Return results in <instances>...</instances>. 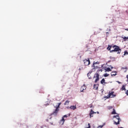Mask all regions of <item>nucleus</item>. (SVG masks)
Returning a JSON list of instances; mask_svg holds the SVG:
<instances>
[{
  "label": "nucleus",
  "mask_w": 128,
  "mask_h": 128,
  "mask_svg": "<svg viewBox=\"0 0 128 128\" xmlns=\"http://www.w3.org/2000/svg\"><path fill=\"white\" fill-rule=\"evenodd\" d=\"M46 122H48V119H46Z\"/></svg>",
  "instance_id": "nucleus-37"
},
{
  "label": "nucleus",
  "mask_w": 128,
  "mask_h": 128,
  "mask_svg": "<svg viewBox=\"0 0 128 128\" xmlns=\"http://www.w3.org/2000/svg\"><path fill=\"white\" fill-rule=\"evenodd\" d=\"M86 48H88V46H86Z\"/></svg>",
  "instance_id": "nucleus-41"
},
{
  "label": "nucleus",
  "mask_w": 128,
  "mask_h": 128,
  "mask_svg": "<svg viewBox=\"0 0 128 128\" xmlns=\"http://www.w3.org/2000/svg\"><path fill=\"white\" fill-rule=\"evenodd\" d=\"M104 127V125L100 126L98 127V128H102Z\"/></svg>",
  "instance_id": "nucleus-23"
},
{
  "label": "nucleus",
  "mask_w": 128,
  "mask_h": 128,
  "mask_svg": "<svg viewBox=\"0 0 128 128\" xmlns=\"http://www.w3.org/2000/svg\"><path fill=\"white\" fill-rule=\"evenodd\" d=\"M122 38L124 40V42H126V40H128V37L122 36Z\"/></svg>",
  "instance_id": "nucleus-14"
},
{
  "label": "nucleus",
  "mask_w": 128,
  "mask_h": 128,
  "mask_svg": "<svg viewBox=\"0 0 128 128\" xmlns=\"http://www.w3.org/2000/svg\"><path fill=\"white\" fill-rule=\"evenodd\" d=\"M94 114H96V112H94V110H91L89 114L90 118H92V116H94Z\"/></svg>",
  "instance_id": "nucleus-8"
},
{
  "label": "nucleus",
  "mask_w": 128,
  "mask_h": 128,
  "mask_svg": "<svg viewBox=\"0 0 128 128\" xmlns=\"http://www.w3.org/2000/svg\"><path fill=\"white\" fill-rule=\"evenodd\" d=\"M110 76V74H104V76L105 78H106L107 76Z\"/></svg>",
  "instance_id": "nucleus-22"
},
{
  "label": "nucleus",
  "mask_w": 128,
  "mask_h": 128,
  "mask_svg": "<svg viewBox=\"0 0 128 128\" xmlns=\"http://www.w3.org/2000/svg\"><path fill=\"white\" fill-rule=\"evenodd\" d=\"M116 122H118V120H116Z\"/></svg>",
  "instance_id": "nucleus-39"
},
{
  "label": "nucleus",
  "mask_w": 128,
  "mask_h": 128,
  "mask_svg": "<svg viewBox=\"0 0 128 128\" xmlns=\"http://www.w3.org/2000/svg\"><path fill=\"white\" fill-rule=\"evenodd\" d=\"M94 78H96V79L94 80V82H98L100 80V74L98 73L95 74L94 76Z\"/></svg>",
  "instance_id": "nucleus-5"
},
{
  "label": "nucleus",
  "mask_w": 128,
  "mask_h": 128,
  "mask_svg": "<svg viewBox=\"0 0 128 128\" xmlns=\"http://www.w3.org/2000/svg\"><path fill=\"white\" fill-rule=\"evenodd\" d=\"M100 84H106V80H104V78H102V80L100 81Z\"/></svg>",
  "instance_id": "nucleus-12"
},
{
  "label": "nucleus",
  "mask_w": 128,
  "mask_h": 128,
  "mask_svg": "<svg viewBox=\"0 0 128 128\" xmlns=\"http://www.w3.org/2000/svg\"><path fill=\"white\" fill-rule=\"evenodd\" d=\"M126 96H128V90H127V92H126Z\"/></svg>",
  "instance_id": "nucleus-27"
},
{
  "label": "nucleus",
  "mask_w": 128,
  "mask_h": 128,
  "mask_svg": "<svg viewBox=\"0 0 128 128\" xmlns=\"http://www.w3.org/2000/svg\"><path fill=\"white\" fill-rule=\"evenodd\" d=\"M58 110H60L58 109V107H56L55 110L50 115L49 120H52V116H57L58 114Z\"/></svg>",
  "instance_id": "nucleus-3"
},
{
  "label": "nucleus",
  "mask_w": 128,
  "mask_h": 128,
  "mask_svg": "<svg viewBox=\"0 0 128 128\" xmlns=\"http://www.w3.org/2000/svg\"><path fill=\"white\" fill-rule=\"evenodd\" d=\"M92 66H93V68H94V63L93 64V65Z\"/></svg>",
  "instance_id": "nucleus-30"
},
{
  "label": "nucleus",
  "mask_w": 128,
  "mask_h": 128,
  "mask_svg": "<svg viewBox=\"0 0 128 128\" xmlns=\"http://www.w3.org/2000/svg\"><path fill=\"white\" fill-rule=\"evenodd\" d=\"M63 118H68V115H64Z\"/></svg>",
  "instance_id": "nucleus-25"
},
{
  "label": "nucleus",
  "mask_w": 128,
  "mask_h": 128,
  "mask_svg": "<svg viewBox=\"0 0 128 128\" xmlns=\"http://www.w3.org/2000/svg\"><path fill=\"white\" fill-rule=\"evenodd\" d=\"M70 108L71 110H76V106H71L70 107Z\"/></svg>",
  "instance_id": "nucleus-16"
},
{
  "label": "nucleus",
  "mask_w": 128,
  "mask_h": 128,
  "mask_svg": "<svg viewBox=\"0 0 128 128\" xmlns=\"http://www.w3.org/2000/svg\"><path fill=\"white\" fill-rule=\"evenodd\" d=\"M98 85L94 84V90H98Z\"/></svg>",
  "instance_id": "nucleus-13"
},
{
  "label": "nucleus",
  "mask_w": 128,
  "mask_h": 128,
  "mask_svg": "<svg viewBox=\"0 0 128 128\" xmlns=\"http://www.w3.org/2000/svg\"><path fill=\"white\" fill-rule=\"evenodd\" d=\"M104 70V68H102L101 70H98V72H102Z\"/></svg>",
  "instance_id": "nucleus-24"
},
{
  "label": "nucleus",
  "mask_w": 128,
  "mask_h": 128,
  "mask_svg": "<svg viewBox=\"0 0 128 128\" xmlns=\"http://www.w3.org/2000/svg\"><path fill=\"white\" fill-rule=\"evenodd\" d=\"M60 106V103H59L58 108V106Z\"/></svg>",
  "instance_id": "nucleus-31"
},
{
  "label": "nucleus",
  "mask_w": 128,
  "mask_h": 128,
  "mask_svg": "<svg viewBox=\"0 0 128 128\" xmlns=\"http://www.w3.org/2000/svg\"><path fill=\"white\" fill-rule=\"evenodd\" d=\"M114 94V92H109V94L106 96V98H116V95Z\"/></svg>",
  "instance_id": "nucleus-4"
},
{
  "label": "nucleus",
  "mask_w": 128,
  "mask_h": 128,
  "mask_svg": "<svg viewBox=\"0 0 128 128\" xmlns=\"http://www.w3.org/2000/svg\"><path fill=\"white\" fill-rule=\"evenodd\" d=\"M69 102H70V101H68V100H67L66 101V102L64 104V106H66V104H68Z\"/></svg>",
  "instance_id": "nucleus-20"
},
{
  "label": "nucleus",
  "mask_w": 128,
  "mask_h": 128,
  "mask_svg": "<svg viewBox=\"0 0 128 128\" xmlns=\"http://www.w3.org/2000/svg\"><path fill=\"white\" fill-rule=\"evenodd\" d=\"M121 90H126V86H124V85H123L122 86V88H121Z\"/></svg>",
  "instance_id": "nucleus-17"
},
{
  "label": "nucleus",
  "mask_w": 128,
  "mask_h": 128,
  "mask_svg": "<svg viewBox=\"0 0 128 128\" xmlns=\"http://www.w3.org/2000/svg\"><path fill=\"white\" fill-rule=\"evenodd\" d=\"M106 34H108V32H106Z\"/></svg>",
  "instance_id": "nucleus-35"
},
{
  "label": "nucleus",
  "mask_w": 128,
  "mask_h": 128,
  "mask_svg": "<svg viewBox=\"0 0 128 128\" xmlns=\"http://www.w3.org/2000/svg\"><path fill=\"white\" fill-rule=\"evenodd\" d=\"M60 124H64V117H62V120H60Z\"/></svg>",
  "instance_id": "nucleus-10"
},
{
  "label": "nucleus",
  "mask_w": 128,
  "mask_h": 128,
  "mask_svg": "<svg viewBox=\"0 0 128 128\" xmlns=\"http://www.w3.org/2000/svg\"><path fill=\"white\" fill-rule=\"evenodd\" d=\"M108 50H110V52H118V54H120L122 52V49L120 48V46L116 45H108L107 48Z\"/></svg>",
  "instance_id": "nucleus-1"
},
{
  "label": "nucleus",
  "mask_w": 128,
  "mask_h": 128,
  "mask_svg": "<svg viewBox=\"0 0 128 128\" xmlns=\"http://www.w3.org/2000/svg\"><path fill=\"white\" fill-rule=\"evenodd\" d=\"M84 64L86 66H90V60L89 58H88V60H84Z\"/></svg>",
  "instance_id": "nucleus-6"
},
{
  "label": "nucleus",
  "mask_w": 128,
  "mask_h": 128,
  "mask_svg": "<svg viewBox=\"0 0 128 128\" xmlns=\"http://www.w3.org/2000/svg\"><path fill=\"white\" fill-rule=\"evenodd\" d=\"M110 108H112V106H110Z\"/></svg>",
  "instance_id": "nucleus-36"
},
{
  "label": "nucleus",
  "mask_w": 128,
  "mask_h": 128,
  "mask_svg": "<svg viewBox=\"0 0 128 128\" xmlns=\"http://www.w3.org/2000/svg\"><path fill=\"white\" fill-rule=\"evenodd\" d=\"M126 54H128V51L126 50L124 52V56H126Z\"/></svg>",
  "instance_id": "nucleus-21"
},
{
  "label": "nucleus",
  "mask_w": 128,
  "mask_h": 128,
  "mask_svg": "<svg viewBox=\"0 0 128 128\" xmlns=\"http://www.w3.org/2000/svg\"><path fill=\"white\" fill-rule=\"evenodd\" d=\"M50 124H52H52H54V122H50Z\"/></svg>",
  "instance_id": "nucleus-28"
},
{
  "label": "nucleus",
  "mask_w": 128,
  "mask_h": 128,
  "mask_svg": "<svg viewBox=\"0 0 128 128\" xmlns=\"http://www.w3.org/2000/svg\"><path fill=\"white\" fill-rule=\"evenodd\" d=\"M118 74V72L114 71L111 72V76H116Z\"/></svg>",
  "instance_id": "nucleus-9"
},
{
  "label": "nucleus",
  "mask_w": 128,
  "mask_h": 128,
  "mask_svg": "<svg viewBox=\"0 0 128 128\" xmlns=\"http://www.w3.org/2000/svg\"><path fill=\"white\" fill-rule=\"evenodd\" d=\"M126 78H127L128 82V75L126 76Z\"/></svg>",
  "instance_id": "nucleus-32"
},
{
  "label": "nucleus",
  "mask_w": 128,
  "mask_h": 128,
  "mask_svg": "<svg viewBox=\"0 0 128 128\" xmlns=\"http://www.w3.org/2000/svg\"><path fill=\"white\" fill-rule=\"evenodd\" d=\"M105 72H112V70L110 68H107L105 69Z\"/></svg>",
  "instance_id": "nucleus-15"
},
{
  "label": "nucleus",
  "mask_w": 128,
  "mask_h": 128,
  "mask_svg": "<svg viewBox=\"0 0 128 128\" xmlns=\"http://www.w3.org/2000/svg\"><path fill=\"white\" fill-rule=\"evenodd\" d=\"M86 90V86L85 84H84L80 89L81 92H84V90Z\"/></svg>",
  "instance_id": "nucleus-7"
},
{
  "label": "nucleus",
  "mask_w": 128,
  "mask_h": 128,
  "mask_svg": "<svg viewBox=\"0 0 128 128\" xmlns=\"http://www.w3.org/2000/svg\"><path fill=\"white\" fill-rule=\"evenodd\" d=\"M113 118H114V124H116L118 126V124H120V116H113Z\"/></svg>",
  "instance_id": "nucleus-2"
},
{
  "label": "nucleus",
  "mask_w": 128,
  "mask_h": 128,
  "mask_svg": "<svg viewBox=\"0 0 128 128\" xmlns=\"http://www.w3.org/2000/svg\"><path fill=\"white\" fill-rule=\"evenodd\" d=\"M112 114H116V110L113 109V111L112 112Z\"/></svg>",
  "instance_id": "nucleus-18"
},
{
  "label": "nucleus",
  "mask_w": 128,
  "mask_h": 128,
  "mask_svg": "<svg viewBox=\"0 0 128 128\" xmlns=\"http://www.w3.org/2000/svg\"><path fill=\"white\" fill-rule=\"evenodd\" d=\"M88 125L89 126L88 127L86 128H90V124H88Z\"/></svg>",
  "instance_id": "nucleus-26"
},
{
  "label": "nucleus",
  "mask_w": 128,
  "mask_h": 128,
  "mask_svg": "<svg viewBox=\"0 0 128 128\" xmlns=\"http://www.w3.org/2000/svg\"><path fill=\"white\" fill-rule=\"evenodd\" d=\"M122 128V127H120V128Z\"/></svg>",
  "instance_id": "nucleus-40"
},
{
  "label": "nucleus",
  "mask_w": 128,
  "mask_h": 128,
  "mask_svg": "<svg viewBox=\"0 0 128 128\" xmlns=\"http://www.w3.org/2000/svg\"><path fill=\"white\" fill-rule=\"evenodd\" d=\"M87 76H88V77H89L90 76V73H88Z\"/></svg>",
  "instance_id": "nucleus-29"
},
{
  "label": "nucleus",
  "mask_w": 128,
  "mask_h": 128,
  "mask_svg": "<svg viewBox=\"0 0 128 128\" xmlns=\"http://www.w3.org/2000/svg\"><path fill=\"white\" fill-rule=\"evenodd\" d=\"M88 78L90 80L92 78V76H89Z\"/></svg>",
  "instance_id": "nucleus-34"
},
{
  "label": "nucleus",
  "mask_w": 128,
  "mask_h": 128,
  "mask_svg": "<svg viewBox=\"0 0 128 128\" xmlns=\"http://www.w3.org/2000/svg\"><path fill=\"white\" fill-rule=\"evenodd\" d=\"M125 30H128V28H125L124 29Z\"/></svg>",
  "instance_id": "nucleus-33"
},
{
  "label": "nucleus",
  "mask_w": 128,
  "mask_h": 128,
  "mask_svg": "<svg viewBox=\"0 0 128 128\" xmlns=\"http://www.w3.org/2000/svg\"><path fill=\"white\" fill-rule=\"evenodd\" d=\"M118 82V84H120V82Z\"/></svg>",
  "instance_id": "nucleus-38"
},
{
  "label": "nucleus",
  "mask_w": 128,
  "mask_h": 128,
  "mask_svg": "<svg viewBox=\"0 0 128 128\" xmlns=\"http://www.w3.org/2000/svg\"><path fill=\"white\" fill-rule=\"evenodd\" d=\"M97 114H98V112H97Z\"/></svg>",
  "instance_id": "nucleus-42"
},
{
  "label": "nucleus",
  "mask_w": 128,
  "mask_h": 128,
  "mask_svg": "<svg viewBox=\"0 0 128 128\" xmlns=\"http://www.w3.org/2000/svg\"><path fill=\"white\" fill-rule=\"evenodd\" d=\"M122 70H124V72H126V70H128V67L122 68Z\"/></svg>",
  "instance_id": "nucleus-11"
},
{
  "label": "nucleus",
  "mask_w": 128,
  "mask_h": 128,
  "mask_svg": "<svg viewBox=\"0 0 128 128\" xmlns=\"http://www.w3.org/2000/svg\"><path fill=\"white\" fill-rule=\"evenodd\" d=\"M83 68H82V66H79V68H78V70L79 72H80L82 70Z\"/></svg>",
  "instance_id": "nucleus-19"
}]
</instances>
